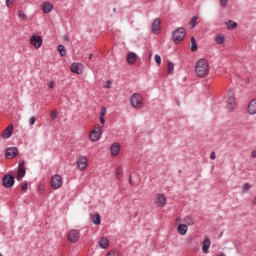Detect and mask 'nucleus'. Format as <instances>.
<instances>
[{
	"label": "nucleus",
	"instance_id": "obj_47",
	"mask_svg": "<svg viewBox=\"0 0 256 256\" xmlns=\"http://www.w3.org/2000/svg\"><path fill=\"white\" fill-rule=\"evenodd\" d=\"M129 183H130V185H133V178H132L131 175H130V177H129Z\"/></svg>",
	"mask_w": 256,
	"mask_h": 256
},
{
	"label": "nucleus",
	"instance_id": "obj_9",
	"mask_svg": "<svg viewBox=\"0 0 256 256\" xmlns=\"http://www.w3.org/2000/svg\"><path fill=\"white\" fill-rule=\"evenodd\" d=\"M27 175V170L25 169V162H19L18 164V173H17V181H21L23 177Z\"/></svg>",
	"mask_w": 256,
	"mask_h": 256
},
{
	"label": "nucleus",
	"instance_id": "obj_30",
	"mask_svg": "<svg viewBox=\"0 0 256 256\" xmlns=\"http://www.w3.org/2000/svg\"><path fill=\"white\" fill-rule=\"evenodd\" d=\"M197 19H198L197 16H193V17L191 18L190 25H191V28H192V29H195V27H196V25H197Z\"/></svg>",
	"mask_w": 256,
	"mask_h": 256
},
{
	"label": "nucleus",
	"instance_id": "obj_22",
	"mask_svg": "<svg viewBox=\"0 0 256 256\" xmlns=\"http://www.w3.org/2000/svg\"><path fill=\"white\" fill-rule=\"evenodd\" d=\"M98 245L101 249H107V247H109V239L102 237L99 240Z\"/></svg>",
	"mask_w": 256,
	"mask_h": 256
},
{
	"label": "nucleus",
	"instance_id": "obj_21",
	"mask_svg": "<svg viewBox=\"0 0 256 256\" xmlns=\"http://www.w3.org/2000/svg\"><path fill=\"white\" fill-rule=\"evenodd\" d=\"M42 11L45 14L51 13V11H53V5H51L49 2H44L42 5Z\"/></svg>",
	"mask_w": 256,
	"mask_h": 256
},
{
	"label": "nucleus",
	"instance_id": "obj_26",
	"mask_svg": "<svg viewBox=\"0 0 256 256\" xmlns=\"http://www.w3.org/2000/svg\"><path fill=\"white\" fill-rule=\"evenodd\" d=\"M184 223H186V225H189V227L195 225V221L193 220V218L191 216H186L184 218Z\"/></svg>",
	"mask_w": 256,
	"mask_h": 256
},
{
	"label": "nucleus",
	"instance_id": "obj_19",
	"mask_svg": "<svg viewBox=\"0 0 256 256\" xmlns=\"http://www.w3.org/2000/svg\"><path fill=\"white\" fill-rule=\"evenodd\" d=\"M121 150V145L119 143H113L110 147L111 155H118Z\"/></svg>",
	"mask_w": 256,
	"mask_h": 256
},
{
	"label": "nucleus",
	"instance_id": "obj_49",
	"mask_svg": "<svg viewBox=\"0 0 256 256\" xmlns=\"http://www.w3.org/2000/svg\"><path fill=\"white\" fill-rule=\"evenodd\" d=\"M88 59H93V54H89Z\"/></svg>",
	"mask_w": 256,
	"mask_h": 256
},
{
	"label": "nucleus",
	"instance_id": "obj_28",
	"mask_svg": "<svg viewBox=\"0 0 256 256\" xmlns=\"http://www.w3.org/2000/svg\"><path fill=\"white\" fill-rule=\"evenodd\" d=\"M58 51L61 55V57H65V55H67V50L65 49V46L63 45H58Z\"/></svg>",
	"mask_w": 256,
	"mask_h": 256
},
{
	"label": "nucleus",
	"instance_id": "obj_6",
	"mask_svg": "<svg viewBox=\"0 0 256 256\" xmlns=\"http://www.w3.org/2000/svg\"><path fill=\"white\" fill-rule=\"evenodd\" d=\"M2 183H3V187H5L6 189H9L13 187V185H15V177L7 174L4 176Z\"/></svg>",
	"mask_w": 256,
	"mask_h": 256
},
{
	"label": "nucleus",
	"instance_id": "obj_44",
	"mask_svg": "<svg viewBox=\"0 0 256 256\" xmlns=\"http://www.w3.org/2000/svg\"><path fill=\"white\" fill-rule=\"evenodd\" d=\"M215 158H216L215 151H212L210 154V159L215 160Z\"/></svg>",
	"mask_w": 256,
	"mask_h": 256
},
{
	"label": "nucleus",
	"instance_id": "obj_24",
	"mask_svg": "<svg viewBox=\"0 0 256 256\" xmlns=\"http://www.w3.org/2000/svg\"><path fill=\"white\" fill-rule=\"evenodd\" d=\"M92 222L94 223V225H101V216L99 215V213H95L92 215Z\"/></svg>",
	"mask_w": 256,
	"mask_h": 256
},
{
	"label": "nucleus",
	"instance_id": "obj_50",
	"mask_svg": "<svg viewBox=\"0 0 256 256\" xmlns=\"http://www.w3.org/2000/svg\"><path fill=\"white\" fill-rule=\"evenodd\" d=\"M113 12H114V13H117V8H113Z\"/></svg>",
	"mask_w": 256,
	"mask_h": 256
},
{
	"label": "nucleus",
	"instance_id": "obj_36",
	"mask_svg": "<svg viewBox=\"0 0 256 256\" xmlns=\"http://www.w3.org/2000/svg\"><path fill=\"white\" fill-rule=\"evenodd\" d=\"M227 3H229V0H220V5H221V7H223V9H225V7H227Z\"/></svg>",
	"mask_w": 256,
	"mask_h": 256
},
{
	"label": "nucleus",
	"instance_id": "obj_15",
	"mask_svg": "<svg viewBox=\"0 0 256 256\" xmlns=\"http://www.w3.org/2000/svg\"><path fill=\"white\" fill-rule=\"evenodd\" d=\"M77 167L80 169V171H84V169H87V157L80 156L77 159Z\"/></svg>",
	"mask_w": 256,
	"mask_h": 256
},
{
	"label": "nucleus",
	"instance_id": "obj_45",
	"mask_svg": "<svg viewBox=\"0 0 256 256\" xmlns=\"http://www.w3.org/2000/svg\"><path fill=\"white\" fill-rule=\"evenodd\" d=\"M106 256H115V252H114V251H111V252L107 253Z\"/></svg>",
	"mask_w": 256,
	"mask_h": 256
},
{
	"label": "nucleus",
	"instance_id": "obj_7",
	"mask_svg": "<svg viewBox=\"0 0 256 256\" xmlns=\"http://www.w3.org/2000/svg\"><path fill=\"white\" fill-rule=\"evenodd\" d=\"M229 95L230 96L227 99V109L228 111H235L237 103L235 102V96L233 94V91H229Z\"/></svg>",
	"mask_w": 256,
	"mask_h": 256
},
{
	"label": "nucleus",
	"instance_id": "obj_4",
	"mask_svg": "<svg viewBox=\"0 0 256 256\" xmlns=\"http://www.w3.org/2000/svg\"><path fill=\"white\" fill-rule=\"evenodd\" d=\"M101 135H103V129L101 128V126H96L93 131L90 132L89 138L93 142H96L101 139Z\"/></svg>",
	"mask_w": 256,
	"mask_h": 256
},
{
	"label": "nucleus",
	"instance_id": "obj_18",
	"mask_svg": "<svg viewBox=\"0 0 256 256\" xmlns=\"http://www.w3.org/2000/svg\"><path fill=\"white\" fill-rule=\"evenodd\" d=\"M11 135H13V125H9L3 132V139H10Z\"/></svg>",
	"mask_w": 256,
	"mask_h": 256
},
{
	"label": "nucleus",
	"instance_id": "obj_3",
	"mask_svg": "<svg viewBox=\"0 0 256 256\" xmlns=\"http://www.w3.org/2000/svg\"><path fill=\"white\" fill-rule=\"evenodd\" d=\"M185 35V28L180 27L172 32V40L174 41L175 44L181 43V41L185 39Z\"/></svg>",
	"mask_w": 256,
	"mask_h": 256
},
{
	"label": "nucleus",
	"instance_id": "obj_13",
	"mask_svg": "<svg viewBox=\"0 0 256 256\" xmlns=\"http://www.w3.org/2000/svg\"><path fill=\"white\" fill-rule=\"evenodd\" d=\"M166 203L167 198L164 194L159 193L156 195L155 205H157V207H165Z\"/></svg>",
	"mask_w": 256,
	"mask_h": 256
},
{
	"label": "nucleus",
	"instance_id": "obj_48",
	"mask_svg": "<svg viewBox=\"0 0 256 256\" xmlns=\"http://www.w3.org/2000/svg\"><path fill=\"white\" fill-rule=\"evenodd\" d=\"M111 87V82L108 81L107 89Z\"/></svg>",
	"mask_w": 256,
	"mask_h": 256
},
{
	"label": "nucleus",
	"instance_id": "obj_31",
	"mask_svg": "<svg viewBox=\"0 0 256 256\" xmlns=\"http://www.w3.org/2000/svg\"><path fill=\"white\" fill-rule=\"evenodd\" d=\"M215 41L218 45H222V43H225V37L223 36H216Z\"/></svg>",
	"mask_w": 256,
	"mask_h": 256
},
{
	"label": "nucleus",
	"instance_id": "obj_33",
	"mask_svg": "<svg viewBox=\"0 0 256 256\" xmlns=\"http://www.w3.org/2000/svg\"><path fill=\"white\" fill-rule=\"evenodd\" d=\"M251 188V186H249V183H244L242 186V191L243 193H247V191H249V189Z\"/></svg>",
	"mask_w": 256,
	"mask_h": 256
},
{
	"label": "nucleus",
	"instance_id": "obj_29",
	"mask_svg": "<svg viewBox=\"0 0 256 256\" xmlns=\"http://www.w3.org/2000/svg\"><path fill=\"white\" fill-rule=\"evenodd\" d=\"M116 178L117 179H121V177L123 176V168L122 167H118L117 169H116Z\"/></svg>",
	"mask_w": 256,
	"mask_h": 256
},
{
	"label": "nucleus",
	"instance_id": "obj_11",
	"mask_svg": "<svg viewBox=\"0 0 256 256\" xmlns=\"http://www.w3.org/2000/svg\"><path fill=\"white\" fill-rule=\"evenodd\" d=\"M30 43L33 45V47H35V49H39V47L43 45V37L33 35L30 39Z\"/></svg>",
	"mask_w": 256,
	"mask_h": 256
},
{
	"label": "nucleus",
	"instance_id": "obj_39",
	"mask_svg": "<svg viewBox=\"0 0 256 256\" xmlns=\"http://www.w3.org/2000/svg\"><path fill=\"white\" fill-rule=\"evenodd\" d=\"M13 3H15V0H6L7 7H11V5H13Z\"/></svg>",
	"mask_w": 256,
	"mask_h": 256
},
{
	"label": "nucleus",
	"instance_id": "obj_10",
	"mask_svg": "<svg viewBox=\"0 0 256 256\" xmlns=\"http://www.w3.org/2000/svg\"><path fill=\"white\" fill-rule=\"evenodd\" d=\"M84 66L81 63H72L70 65V70L72 73H76V75H83Z\"/></svg>",
	"mask_w": 256,
	"mask_h": 256
},
{
	"label": "nucleus",
	"instance_id": "obj_23",
	"mask_svg": "<svg viewBox=\"0 0 256 256\" xmlns=\"http://www.w3.org/2000/svg\"><path fill=\"white\" fill-rule=\"evenodd\" d=\"M177 229L180 235H187V224H179Z\"/></svg>",
	"mask_w": 256,
	"mask_h": 256
},
{
	"label": "nucleus",
	"instance_id": "obj_8",
	"mask_svg": "<svg viewBox=\"0 0 256 256\" xmlns=\"http://www.w3.org/2000/svg\"><path fill=\"white\" fill-rule=\"evenodd\" d=\"M80 237L81 233L79 230H70L68 233V241H70V243H77Z\"/></svg>",
	"mask_w": 256,
	"mask_h": 256
},
{
	"label": "nucleus",
	"instance_id": "obj_42",
	"mask_svg": "<svg viewBox=\"0 0 256 256\" xmlns=\"http://www.w3.org/2000/svg\"><path fill=\"white\" fill-rule=\"evenodd\" d=\"M99 120H100V123L102 125H105V118H104V116H99Z\"/></svg>",
	"mask_w": 256,
	"mask_h": 256
},
{
	"label": "nucleus",
	"instance_id": "obj_20",
	"mask_svg": "<svg viewBox=\"0 0 256 256\" xmlns=\"http://www.w3.org/2000/svg\"><path fill=\"white\" fill-rule=\"evenodd\" d=\"M209 247H211V240L209 238H205L202 246L203 253H209Z\"/></svg>",
	"mask_w": 256,
	"mask_h": 256
},
{
	"label": "nucleus",
	"instance_id": "obj_32",
	"mask_svg": "<svg viewBox=\"0 0 256 256\" xmlns=\"http://www.w3.org/2000/svg\"><path fill=\"white\" fill-rule=\"evenodd\" d=\"M173 71H175V64H173V62L169 61L168 62V73L171 74V73H173Z\"/></svg>",
	"mask_w": 256,
	"mask_h": 256
},
{
	"label": "nucleus",
	"instance_id": "obj_12",
	"mask_svg": "<svg viewBox=\"0 0 256 256\" xmlns=\"http://www.w3.org/2000/svg\"><path fill=\"white\" fill-rule=\"evenodd\" d=\"M16 155H19V149H17V147H9L6 149V159H15Z\"/></svg>",
	"mask_w": 256,
	"mask_h": 256
},
{
	"label": "nucleus",
	"instance_id": "obj_46",
	"mask_svg": "<svg viewBox=\"0 0 256 256\" xmlns=\"http://www.w3.org/2000/svg\"><path fill=\"white\" fill-rule=\"evenodd\" d=\"M251 157H256V150H253L252 152H251Z\"/></svg>",
	"mask_w": 256,
	"mask_h": 256
},
{
	"label": "nucleus",
	"instance_id": "obj_1",
	"mask_svg": "<svg viewBox=\"0 0 256 256\" xmlns=\"http://www.w3.org/2000/svg\"><path fill=\"white\" fill-rule=\"evenodd\" d=\"M195 72L198 77H207L209 75V62L206 59H200L196 62Z\"/></svg>",
	"mask_w": 256,
	"mask_h": 256
},
{
	"label": "nucleus",
	"instance_id": "obj_14",
	"mask_svg": "<svg viewBox=\"0 0 256 256\" xmlns=\"http://www.w3.org/2000/svg\"><path fill=\"white\" fill-rule=\"evenodd\" d=\"M152 32L155 33V35H159V33H161V19L156 18L152 22Z\"/></svg>",
	"mask_w": 256,
	"mask_h": 256
},
{
	"label": "nucleus",
	"instance_id": "obj_25",
	"mask_svg": "<svg viewBox=\"0 0 256 256\" xmlns=\"http://www.w3.org/2000/svg\"><path fill=\"white\" fill-rule=\"evenodd\" d=\"M226 26L227 29H237V22L233 21V20H229L228 22H226Z\"/></svg>",
	"mask_w": 256,
	"mask_h": 256
},
{
	"label": "nucleus",
	"instance_id": "obj_41",
	"mask_svg": "<svg viewBox=\"0 0 256 256\" xmlns=\"http://www.w3.org/2000/svg\"><path fill=\"white\" fill-rule=\"evenodd\" d=\"M21 189H22V191H27V189H28L27 183H23L21 186Z\"/></svg>",
	"mask_w": 256,
	"mask_h": 256
},
{
	"label": "nucleus",
	"instance_id": "obj_27",
	"mask_svg": "<svg viewBox=\"0 0 256 256\" xmlns=\"http://www.w3.org/2000/svg\"><path fill=\"white\" fill-rule=\"evenodd\" d=\"M191 51L195 53L197 51V41L195 40V37H191Z\"/></svg>",
	"mask_w": 256,
	"mask_h": 256
},
{
	"label": "nucleus",
	"instance_id": "obj_37",
	"mask_svg": "<svg viewBox=\"0 0 256 256\" xmlns=\"http://www.w3.org/2000/svg\"><path fill=\"white\" fill-rule=\"evenodd\" d=\"M105 115H107V108L102 107V108H101L100 117H105Z\"/></svg>",
	"mask_w": 256,
	"mask_h": 256
},
{
	"label": "nucleus",
	"instance_id": "obj_38",
	"mask_svg": "<svg viewBox=\"0 0 256 256\" xmlns=\"http://www.w3.org/2000/svg\"><path fill=\"white\" fill-rule=\"evenodd\" d=\"M50 117L53 121H55V119H57V111L53 110L50 114Z\"/></svg>",
	"mask_w": 256,
	"mask_h": 256
},
{
	"label": "nucleus",
	"instance_id": "obj_43",
	"mask_svg": "<svg viewBox=\"0 0 256 256\" xmlns=\"http://www.w3.org/2000/svg\"><path fill=\"white\" fill-rule=\"evenodd\" d=\"M49 88H50V89H55V82H54V81H51V82L49 83Z\"/></svg>",
	"mask_w": 256,
	"mask_h": 256
},
{
	"label": "nucleus",
	"instance_id": "obj_5",
	"mask_svg": "<svg viewBox=\"0 0 256 256\" xmlns=\"http://www.w3.org/2000/svg\"><path fill=\"white\" fill-rule=\"evenodd\" d=\"M51 187L52 189H61L63 187V177L59 174L53 175L51 178Z\"/></svg>",
	"mask_w": 256,
	"mask_h": 256
},
{
	"label": "nucleus",
	"instance_id": "obj_51",
	"mask_svg": "<svg viewBox=\"0 0 256 256\" xmlns=\"http://www.w3.org/2000/svg\"><path fill=\"white\" fill-rule=\"evenodd\" d=\"M0 256H3V254L0 253Z\"/></svg>",
	"mask_w": 256,
	"mask_h": 256
},
{
	"label": "nucleus",
	"instance_id": "obj_16",
	"mask_svg": "<svg viewBox=\"0 0 256 256\" xmlns=\"http://www.w3.org/2000/svg\"><path fill=\"white\" fill-rule=\"evenodd\" d=\"M136 61H137V54L135 52H129L126 55V63H128V65H133L135 64Z\"/></svg>",
	"mask_w": 256,
	"mask_h": 256
},
{
	"label": "nucleus",
	"instance_id": "obj_35",
	"mask_svg": "<svg viewBox=\"0 0 256 256\" xmlns=\"http://www.w3.org/2000/svg\"><path fill=\"white\" fill-rule=\"evenodd\" d=\"M154 61L157 63V65H161V56L159 54H156L154 56Z\"/></svg>",
	"mask_w": 256,
	"mask_h": 256
},
{
	"label": "nucleus",
	"instance_id": "obj_40",
	"mask_svg": "<svg viewBox=\"0 0 256 256\" xmlns=\"http://www.w3.org/2000/svg\"><path fill=\"white\" fill-rule=\"evenodd\" d=\"M29 125H35V116H31L29 119Z\"/></svg>",
	"mask_w": 256,
	"mask_h": 256
},
{
	"label": "nucleus",
	"instance_id": "obj_17",
	"mask_svg": "<svg viewBox=\"0 0 256 256\" xmlns=\"http://www.w3.org/2000/svg\"><path fill=\"white\" fill-rule=\"evenodd\" d=\"M247 111L249 115H256V98L250 101Z\"/></svg>",
	"mask_w": 256,
	"mask_h": 256
},
{
	"label": "nucleus",
	"instance_id": "obj_2",
	"mask_svg": "<svg viewBox=\"0 0 256 256\" xmlns=\"http://www.w3.org/2000/svg\"><path fill=\"white\" fill-rule=\"evenodd\" d=\"M130 105L133 109H143V96L140 93H133L130 96Z\"/></svg>",
	"mask_w": 256,
	"mask_h": 256
},
{
	"label": "nucleus",
	"instance_id": "obj_34",
	"mask_svg": "<svg viewBox=\"0 0 256 256\" xmlns=\"http://www.w3.org/2000/svg\"><path fill=\"white\" fill-rule=\"evenodd\" d=\"M18 17H19L20 19H27V15L25 14V12H23V10H20V11L18 12Z\"/></svg>",
	"mask_w": 256,
	"mask_h": 256
}]
</instances>
